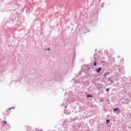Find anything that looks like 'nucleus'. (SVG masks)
<instances>
[{
  "mask_svg": "<svg viewBox=\"0 0 131 131\" xmlns=\"http://www.w3.org/2000/svg\"><path fill=\"white\" fill-rule=\"evenodd\" d=\"M122 83L124 85L125 91H128V90H130L131 86V77L128 79L125 77H123L122 78Z\"/></svg>",
  "mask_w": 131,
  "mask_h": 131,
  "instance_id": "1",
  "label": "nucleus"
},
{
  "mask_svg": "<svg viewBox=\"0 0 131 131\" xmlns=\"http://www.w3.org/2000/svg\"><path fill=\"white\" fill-rule=\"evenodd\" d=\"M82 69H83L84 72H85L86 74H90V72H91V67H90V66H83L82 67Z\"/></svg>",
  "mask_w": 131,
  "mask_h": 131,
  "instance_id": "2",
  "label": "nucleus"
},
{
  "mask_svg": "<svg viewBox=\"0 0 131 131\" xmlns=\"http://www.w3.org/2000/svg\"><path fill=\"white\" fill-rule=\"evenodd\" d=\"M126 119L127 122H129L131 121V114L130 113H128L126 115Z\"/></svg>",
  "mask_w": 131,
  "mask_h": 131,
  "instance_id": "3",
  "label": "nucleus"
},
{
  "mask_svg": "<svg viewBox=\"0 0 131 131\" xmlns=\"http://www.w3.org/2000/svg\"><path fill=\"white\" fill-rule=\"evenodd\" d=\"M19 1L18 0H15L14 3V7L15 8V9H18V8H19L20 4H19Z\"/></svg>",
  "mask_w": 131,
  "mask_h": 131,
  "instance_id": "4",
  "label": "nucleus"
},
{
  "mask_svg": "<svg viewBox=\"0 0 131 131\" xmlns=\"http://www.w3.org/2000/svg\"><path fill=\"white\" fill-rule=\"evenodd\" d=\"M113 111L114 113H116L117 114H119V113H121V110L118 107H116L114 108Z\"/></svg>",
  "mask_w": 131,
  "mask_h": 131,
  "instance_id": "5",
  "label": "nucleus"
},
{
  "mask_svg": "<svg viewBox=\"0 0 131 131\" xmlns=\"http://www.w3.org/2000/svg\"><path fill=\"white\" fill-rule=\"evenodd\" d=\"M82 30H83V33H86L87 32H90V29L85 28V27H84L83 29H82Z\"/></svg>",
  "mask_w": 131,
  "mask_h": 131,
  "instance_id": "6",
  "label": "nucleus"
},
{
  "mask_svg": "<svg viewBox=\"0 0 131 131\" xmlns=\"http://www.w3.org/2000/svg\"><path fill=\"white\" fill-rule=\"evenodd\" d=\"M108 80V82H110L109 84H112V83H113V79H112V78L109 77Z\"/></svg>",
  "mask_w": 131,
  "mask_h": 131,
  "instance_id": "7",
  "label": "nucleus"
},
{
  "mask_svg": "<svg viewBox=\"0 0 131 131\" xmlns=\"http://www.w3.org/2000/svg\"><path fill=\"white\" fill-rule=\"evenodd\" d=\"M101 71H102V68L101 67H99V68L96 69L95 70L97 73H100V72H101Z\"/></svg>",
  "mask_w": 131,
  "mask_h": 131,
  "instance_id": "8",
  "label": "nucleus"
},
{
  "mask_svg": "<svg viewBox=\"0 0 131 131\" xmlns=\"http://www.w3.org/2000/svg\"><path fill=\"white\" fill-rule=\"evenodd\" d=\"M109 74H110V72H109L104 73V78H106L107 75H109Z\"/></svg>",
  "mask_w": 131,
  "mask_h": 131,
  "instance_id": "9",
  "label": "nucleus"
},
{
  "mask_svg": "<svg viewBox=\"0 0 131 131\" xmlns=\"http://www.w3.org/2000/svg\"><path fill=\"white\" fill-rule=\"evenodd\" d=\"M12 109V108H9L8 110H6V112H7V115H9V114H10V113H11V111H9V110H11Z\"/></svg>",
  "mask_w": 131,
  "mask_h": 131,
  "instance_id": "10",
  "label": "nucleus"
},
{
  "mask_svg": "<svg viewBox=\"0 0 131 131\" xmlns=\"http://www.w3.org/2000/svg\"><path fill=\"white\" fill-rule=\"evenodd\" d=\"M90 23H94V22H95V19H93V17H90Z\"/></svg>",
  "mask_w": 131,
  "mask_h": 131,
  "instance_id": "11",
  "label": "nucleus"
},
{
  "mask_svg": "<svg viewBox=\"0 0 131 131\" xmlns=\"http://www.w3.org/2000/svg\"><path fill=\"white\" fill-rule=\"evenodd\" d=\"M123 100H124V103H125L126 104H128V99H123Z\"/></svg>",
  "mask_w": 131,
  "mask_h": 131,
  "instance_id": "12",
  "label": "nucleus"
},
{
  "mask_svg": "<svg viewBox=\"0 0 131 131\" xmlns=\"http://www.w3.org/2000/svg\"><path fill=\"white\" fill-rule=\"evenodd\" d=\"M93 97V95H92V94H87V98H92Z\"/></svg>",
  "mask_w": 131,
  "mask_h": 131,
  "instance_id": "13",
  "label": "nucleus"
},
{
  "mask_svg": "<svg viewBox=\"0 0 131 131\" xmlns=\"http://www.w3.org/2000/svg\"><path fill=\"white\" fill-rule=\"evenodd\" d=\"M110 122V119H106V124H108Z\"/></svg>",
  "mask_w": 131,
  "mask_h": 131,
  "instance_id": "14",
  "label": "nucleus"
},
{
  "mask_svg": "<svg viewBox=\"0 0 131 131\" xmlns=\"http://www.w3.org/2000/svg\"><path fill=\"white\" fill-rule=\"evenodd\" d=\"M91 82H92V83H96V79H94L92 80V81H91Z\"/></svg>",
  "mask_w": 131,
  "mask_h": 131,
  "instance_id": "15",
  "label": "nucleus"
},
{
  "mask_svg": "<svg viewBox=\"0 0 131 131\" xmlns=\"http://www.w3.org/2000/svg\"><path fill=\"white\" fill-rule=\"evenodd\" d=\"M105 91H106V93H108V92H109V91H110V88H106Z\"/></svg>",
  "mask_w": 131,
  "mask_h": 131,
  "instance_id": "16",
  "label": "nucleus"
},
{
  "mask_svg": "<svg viewBox=\"0 0 131 131\" xmlns=\"http://www.w3.org/2000/svg\"><path fill=\"white\" fill-rule=\"evenodd\" d=\"M81 71H79V73L78 74V75H77V77H78V76L80 75L81 74Z\"/></svg>",
  "mask_w": 131,
  "mask_h": 131,
  "instance_id": "17",
  "label": "nucleus"
},
{
  "mask_svg": "<svg viewBox=\"0 0 131 131\" xmlns=\"http://www.w3.org/2000/svg\"><path fill=\"white\" fill-rule=\"evenodd\" d=\"M93 64L94 66H97V61H94Z\"/></svg>",
  "mask_w": 131,
  "mask_h": 131,
  "instance_id": "18",
  "label": "nucleus"
},
{
  "mask_svg": "<svg viewBox=\"0 0 131 131\" xmlns=\"http://www.w3.org/2000/svg\"><path fill=\"white\" fill-rule=\"evenodd\" d=\"M85 78H88V75H85V76L83 77V79H85Z\"/></svg>",
  "mask_w": 131,
  "mask_h": 131,
  "instance_id": "19",
  "label": "nucleus"
},
{
  "mask_svg": "<svg viewBox=\"0 0 131 131\" xmlns=\"http://www.w3.org/2000/svg\"><path fill=\"white\" fill-rule=\"evenodd\" d=\"M4 124H7V121H4L3 122Z\"/></svg>",
  "mask_w": 131,
  "mask_h": 131,
  "instance_id": "20",
  "label": "nucleus"
},
{
  "mask_svg": "<svg viewBox=\"0 0 131 131\" xmlns=\"http://www.w3.org/2000/svg\"><path fill=\"white\" fill-rule=\"evenodd\" d=\"M101 8H104V3H102Z\"/></svg>",
  "mask_w": 131,
  "mask_h": 131,
  "instance_id": "21",
  "label": "nucleus"
},
{
  "mask_svg": "<svg viewBox=\"0 0 131 131\" xmlns=\"http://www.w3.org/2000/svg\"><path fill=\"white\" fill-rule=\"evenodd\" d=\"M99 101L101 102H103V98H101V99H99Z\"/></svg>",
  "mask_w": 131,
  "mask_h": 131,
  "instance_id": "22",
  "label": "nucleus"
},
{
  "mask_svg": "<svg viewBox=\"0 0 131 131\" xmlns=\"http://www.w3.org/2000/svg\"><path fill=\"white\" fill-rule=\"evenodd\" d=\"M47 51H51V49L50 48H48L46 49Z\"/></svg>",
  "mask_w": 131,
  "mask_h": 131,
  "instance_id": "23",
  "label": "nucleus"
},
{
  "mask_svg": "<svg viewBox=\"0 0 131 131\" xmlns=\"http://www.w3.org/2000/svg\"><path fill=\"white\" fill-rule=\"evenodd\" d=\"M106 102H109V98H107V99L106 100Z\"/></svg>",
  "mask_w": 131,
  "mask_h": 131,
  "instance_id": "24",
  "label": "nucleus"
},
{
  "mask_svg": "<svg viewBox=\"0 0 131 131\" xmlns=\"http://www.w3.org/2000/svg\"><path fill=\"white\" fill-rule=\"evenodd\" d=\"M74 82H76V83H77L79 82H78V81H77V80H75V81H74Z\"/></svg>",
  "mask_w": 131,
  "mask_h": 131,
  "instance_id": "25",
  "label": "nucleus"
},
{
  "mask_svg": "<svg viewBox=\"0 0 131 131\" xmlns=\"http://www.w3.org/2000/svg\"><path fill=\"white\" fill-rule=\"evenodd\" d=\"M74 59H75V54H74V57L73 58V60H74Z\"/></svg>",
  "mask_w": 131,
  "mask_h": 131,
  "instance_id": "26",
  "label": "nucleus"
},
{
  "mask_svg": "<svg viewBox=\"0 0 131 131\" xmlns=\"http://www.w3.org/2000/svg\"><path fill=\"white\" fill-rule=\"evenodd\" d=\"M129 108L131 109V105L129 106Z\"/></svg>",
  "mask_w": 131,
  "mask_h": 131,
  "instance_id": "27",
  "label": "nucleus"
},
{
  "mask_svg": "<svg viewBox=\"0 0 131 131\" xmlns=\"http://www.w3.org/2000/svg\"><path fill=\"white\" fill-rule=\"evenodd\" d=\"M12 108V109H14V108H15V107H11Z\"/></svg>",
  "mask_w": 131,
  "mask_h": 131,
  "instance_id": "28",
  "label": "nucleus"
},
{
  "mask_svg": "<svg viewBox=\"0 0 131 131\" xmlns=\"http://www.w3.org/2000/svg\"><path fill=\"white\" fill-rule=\"evenodd\" d=\"M107 110V109L105 108L104 109V111H106Z\"/></svg>",
  "mask_w": 131,
  "mask_h": 131,
  "instance_id": "29",
  "label": "nucleus"
},
{
  "mask_svg": "<svg viewBox=\"0 0 131 131\" xmlns=\"http://www.w3.org/2000/svg\"><path fill=\"white\" fill-rule=\"evenodd\" d=\"M99 3H101V0H99Z\"/></svg>",
  "mask_w": 131,
  "mask_h": 131,
  "instance_id": "30",
  "label": "nucleus"
},
{
  "mask_svg": "<svg viewBox=\"0 0 131 131\" xmlns=\"http://www.w3.org/2000/svg\"><path fill=\"white\" fill-rule=\"evenodd\" d=\"M64 108H67V106H66L64 107Z\"/></svg>",
  "mask_w": 131,
  "mask_h": 131,
  "instance_id": "31",
  "label": "nucleus"
},
{
  "mask_svg": "<svg viewBox=\"0 0 131 131\" xmlns=\"http://www.w3.org/2000/svg\"><path fill=\"white\" fill-rule=\"evenodd\" d=\"M7 125H10V124H9V123H7Z\"/></svg>",
  "mask_w": 131,
  "mask_h": 131,
  "instance_id": "32",
  "label": "nucleus"
},
{
  "mask_svg": "<svg viewBox=\"0 0 131 131\" xmlns=\"http://www.w3.org/2000/svg\"><path fill=\"white\" fill-rule=\"evenodd\" d=\"M96 54H94V56H96Z\"/></svg>",
  "mask_w": 131,
  "mask_h": 131,
  "instance_id": "33",
  "label": "nucleus"
},
{
  "mask_svg": "<svg viewBox=\"0 0 131 131\" xmlns=\"http://www.w3.org/2000/svg\"><path fill=\"white\" fill-rule=\"evenodd\" d=\"M122 60H123V58H122Z\"/></svg>",
  "mask_w": 131,
  "mask_h": 131,
  "instance_id": "34",
  "label": "nucleus"
},
{
  "mask_svg": "<svg viewBox=\"0 0 131 131\" xmlns=\"http://www.w3.org/2000/svg\"><path fill=\"white\" fill-rule=\"evenodd\" d=\"M108 104H110V102H108Z\"/></svg>",
  "mask_w": 131,
  "mask_h": 131,
  "instance_id": "35",
  "label": "nucleus"
},
{
  "mask_svg": "<svg viewBox=\"0 0 131 131\" xmlns=\"http://www.w3.org/2000/svg\"><path fill=\"white\" fill-rule=\"evenodd\" d=\"M95 51H97V49H96Z\"/></svg>",
  "mask_w": 131,
  "mask_h": 131,
  "instance_id": "36",
  "label": "nucleus"
},
{
  "mask_svg": "<svg viewBox=\"0 0 131 131\" xmlns=\"http://www.w3.org/2000/svg\"><path fill=\"white\" fill-rule=\"evenodd\" d=\"M130 97H131V95H130Z\"/></svg>",
  "mask_w": 131,
  "mask_h": 131,
  "instance_id": "37",
  "label": "nucleus"
},
{
  "mask_svg": "<svg viewBox=\"0 0 131 131\" xmlns=\"http://www.w3.org/2000/svg\"><path fill=\"white\" fill-rule=\"evenodd\" d=\"M92 69L94 68H91Z\"/></svg>",
  "mask_w": 131,
  "mask_h": 131,
  "instance_id": "38",
  "label": "nucleus"
}]
</instances>
